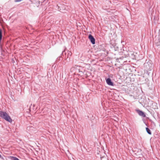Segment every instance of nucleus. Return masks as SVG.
<instances>
[{
	"mask_svg": "<svg viewBox=\"0 0 160 160\" xmlns=\"http://www.w3.org/2000/svg\"><path fill=\"white\" fill-rule=\"evenodd\" d=\"M88 38L90 39L91 42L93 44H95V39L93 37L91 34H89L88 36Z\"/></svg>",
	"mask_w": 160,
	"mask_h": 160,
	"instance_id": "nucleus-4",
	"label": "nucleus"
},
{
	"mask_svg": "<svg viewBox=\"0 0 160 160\" xmlns=\"http://www.w3.org/2000/svg\"><path fill=\"white\" fill-rule=\"evenodd\" d=\"M30 128V127H27V130H28L29 128Z\"/></svg>",
	"mask_w": 160,
	"mask_h": 160,
	"instance_id": "nucleus-12",
	"label": "nucleus"
},
{
	"mask_svg": "<svg viewBox=\"0 0 160 160\" xmlns=\"http://www.w3.org/2000/svg\"><path fill=\"white\" fill-rule=\"evenodd\" d=\"M144 67L147 70L151 71L152 69L153 65L151 61L145 62L144 64Z\"/></svg>",
	"mask_w": 160,
	"mask_h": 160,
	"instance_id": "nucleus-2",
	"label": "nucleus"
},
{
	"mask_svg": "<svg viewBox=\"0 0 160 160\" xmlns=\"http://www.w3.org/2000/svg\"><path fill=\"white\" fill-rule=\"evenodd\" d=\"M57 8H58V11H59V10H61L60 9H59L60 7H59L58 5H57ZM57 8V7H56V8Z\"/></svg>",
	"mask_w": 160,
	"mask_h": 160,
	"instance_id": "nucleus-9",
	"label": "nucleus"
},
{
	"mask_svg": "<svg viewBox=\"0 0 160 160\" xmlns=\"http://www.w3.org/2000/svg\"><path fill=\"white\" fill-rule=\"evenodd\" d=\"M0 158H1L3 160H4V158L3 157H1Z\"/></svg>",
	"mask_w": 160,
	"mask_h": 160,
	"instance_id": "nucleus-10",
	"label": "nucleus"
},
{
	"mask_svg": "<svg viewBox=\"0 0 160 160\" xmlns=\"http://www.w3.org/2000/svg\"><path fill=\"white\" fill-rule=\"evenodd\" d=\"M2 38V30L0 29V40H1Z\"/></svg>",
	"mask_w": 160,
	"mask_h": 160,
	"instance_id": "nucleus-7",
	"label": "nucleus"
},
{
	"mask_svg": "<svg viewBox=\"0 0 160 160\" xmlns=\"http://www.w3.org/2000/svg\"><path fill=\"white\" fill-rule=\"evenodd\" d=\"M136 111L139 116L143 117H146L145 114L142 111H141L139 109H137L136 110Z\"/></svg>",
	"mask_w": 160,
	"mask_h": 160,
	"instance_id": "nucleus-3",
	"label": "nucleus"
},
{
	"mask_svg": "<svg viewBox=\"0 0 160 160\" xmlns=\"http://www.w3.org/2000/svg\"><path fill=\"white\" fill-rule=\"evenodd\" d=\"M1 155L0 154V158H1Z\"/></svg>",
	"mask_w": 160,
	"mask_h": 160,
	"instance_id": "nucleus-13",
	"label": "nucleus"
},
{
	"mask_svg": "<svg viewBox=\"0 0 160 160\" xmlns=\"http://www.w3.org/2000/svg\"><path fill=\"white\" fill-rule=\"evenodd\" d=\"M106 82L107 84L111 86H114V83L113 82H112L111 79L109 78H108L106 79Z\"/></svg>",
	"mask_w": 160,
	"mask_h": 160,
	"instance_id": "nucleus-5",
	"label": "nucleus"
},
{
	"mask_svg": "<svg viewBox=\"0 0 160 160\" xmlns=\"http://www.w3.org/2000/svg\"><path fill=\"white\" fill-rule=\"evenodd\" d=\"M12 158L13 160H20L18 158L15 157H12Z\"/></svg>",
	"mask_w": 160,
	"mask_h": 160,
	"instance_id": "nucleus-8",
	"label": "nucleus"
},
{
	"mask_svg": "<svg viewBox=\"0 0 160 160\" xmlns=\"http://www.w3.org/2000/svg\"><path fill=\"white\" fill-rule=\"evenodd\" d=\"M0 117L9 122H12V119L9 115L6 112L0 111Z\"/></svg>",
	"mask_w": 160,
	"mask_h": 160,
	"instance_id": "nucleus-1",
	"label": "nucleus"
},
{
	"mask_svg": "<svg viewBox=\"0 0 160 160\" xmlns=\"http://www.w3.org/2000/svg\"><path fill=\"white\" fill-rule=\"evenodd\" d=\"M146 130L147 131V132L149 134L151 135L152 134V132H151V130L148 128H146Z\"/></svg>",
	"mask_w": 160,
	"mask_h": 160,
	"instance_id": "nucleus-6",
	"label": "nucleus"
},
{
	"mask_svg": "<svg viewBox=\"0 0 160 160\" xmlns=\"http://www.w3.org/2000/svg\"><path fill=\"white\" fill-rule=\"evenodd\" d=\"M80 69H78V70H79V72H82V71H80Z\"/></svg>",
	"mask_w": 160,
	"mask_h": 160,
	"instance_id": "nucleus-11",
	"label": "nucleus"
}]
</instances>
